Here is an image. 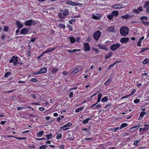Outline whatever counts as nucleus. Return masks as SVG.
<instances>
[{
  "label": "nucleus",
  "mask_w": 149,
  "mask_h": 149,
  "mask_svg": "<svg viewBox=\"0 0 149 149\" xmlns=\"http://www.w3.org/2000/svg\"><path fill=\"white\" fill-rule=\"evenodd\" d=\"M120 46L119 44H114L111 46L110 48L112 50L114 51L119 47Z\"/></svg>",
  "instance_id": "0eeeda50"
},
{
  "label": "nucleus",
  "mask_w": 149,
  "mask_h": 149,
  "mask_svg": "<svg viewBox=\"0 0 149 149\" xmlns=\"http://www.w3.org/2000/svg\"><path fill=\"white\" fill-rule=\"evenodd\" d=\"M133 11L134 12L136 13H139V10L138 9H134Z\"/></svg>",
  "instance_id": "5fc2aeb1"
},
{
  "label": "nucleus",
  "mask_w": 149,
  "mask_h": 149,
  "mask_svg": "<svg viewBox=\"0 0 149 149\" xmlns=\"http://www.w3.org/2000/svg\"><path fill=\"white\" fill-rule=\"evenodd\" d=\"M66 4L70 5L73 6H75L76 3L70 1H68L66 2Z\"/></svg>",
  "instance_id": "f3484780"
},
{
  "label": "nucleus",
  "mask_w": 149,
  "mask_h": 149,
  "mask_svg": "<svg viewBox=\"0 0 149 149\" xmlns=\"http://www.w3.org/2000/svg\"><path fill=\"white\" fill-rule=\"evenodd\" d=\"M47 147V146L46 145H44L43 146H40L39 147V149H45Z\"/></svg>",
  "instance_id": "c9c22d12"
},
{
  "label": "nucleus",
  "mask_w": 149,
  "mask_h": 149,
  "mask_svg": "<svg viewBox=\"0 0 149 149\" xmlns=\"http://www.w3.org/2000/svg\"><path fill=\"white\" fill-rule=\"evenodd\" d=\"M129 32L128 28L126 26L121 27L120 30V34L122 36H125L128 34Z\"/></svg>",
  "instance_id": "f257e3e1"
},
{
  "label": "nucleus",
  "mask_w": 149,
  "mask_h": 149,
  "mask_svg": "<svg viewBox=\"0 0 149 149\" xmlns=\"http://www.w3.org/2000/svg\"><path fill=\"white\" fill-rule=\"evenodd\" d=\"M58 26L63 29H64L65 28V25L62 24H59Z\"/></svg>",
  "instance_id": "58836bf2"
},
{
  "label": "nucleus",
  "mask_w": 149,
  "mask_h": 149,
  "mask_svg": "<svg viewBox=\"0 0 149 149\" xmlns=\"http://www.w3.org/2000/svg\"><path fill=\"white\" fill-rule=\"evenodd\" d=\"M97 103H97L95 104H94V105H93L91 107V108H96V109H98V108H100L101 107V105L100 104H98L96 106H95V107H93L94 106H95V105Z\"/></svg>",
  "instance_id": "6ab92c4d"
},
{
  "label": "nucleus",
  "mask_w": 149,
  "mask_h": 149,
  "mask_svg": "<svg viewBox=\"0 0 149 149\" xmlns=\"http://www.w3.org/2000/svg\"><path fill=\"white\" fill-rule=\"evenodd\" d=\"M112 55V52H110L108 54L107 56L105 55V58L106 59H108Z\"/></svg>",
  "instance_id": "7c9ffc66"
},
{
  "label": "nucleus",
  "mask_w": 149,
  "mask_h": 149,
  "mask_svg": "<svg viewBox=\"0 0 149 149\" xmlns=\"http://www.w3.org/2000/svg\"><path fill=\"white\" fill-rule=\"evenodd\" d=\"M81 70V68L79 67L77 68L73 71L72 72H74V73H76L79 72V71L80 70Z\"/></svg>",
  "instance_id": "b1692460"
},
{
  "label": "nucleus",
  "mask_w": 149,
  "mask_h": 149,
  "mask_svg": "<svg viewBox=\"0 0 149 149\" xmlns=\"http://www.w3.org/2000/svg\"><path fill=\"white\" fill-rule=\"evenodd\" d=\"M127 126V124L126 123H124L122 124L120 127V129H122L123 128L126 127Z\"/></svg>",
  "instance_id": "a878e982"
},
{
  "label": "nucleus",
  "mask_w": 149,
  "mask_h": 149,
  "mask_svg": "<svg viewBox=\"0 0 149 149\" xmlns=\"http://www.w3.org/2000/svg\"><path fill=\"white\" fill-rule=\"evenodd\" d=\"M88 119H86V120H84L82 123L84 124L87 123H88Z\"/></svg>",
  "instance_id": "8fccbe9b"
},
{
  "label": "nucleus",
  "mask_w": 149,
  "mask_h": 149,
  "mask_svg": "<svg viewBox=\"0 0 149 149\" xmlns=\"http://www.w3.org/2000/svg\"><path fill=\"white\" fill-rule=\"evenodd\" d=\"M149 5V1H146L145 4L144 5V7L145 8Z\"/></svg>",
  "instance_id": "4c0bfd02"
},
{
  "label": "nucleus",
  "mask_w": 149,
  "mask_h": 149,
  "mask_svg": "<svg viewBox=\"0 0 149 149\" xmlns=\"http://www.w3.org/2000/svg\"><path fill=\"white\" fill-rule=\"evenodd\" d=\"M44 132L43 131H41L37 133V135L38 137H41L43 134Z\"/></svg>",
  "instance_id": "aec40b11"
},
{
  "label": "nucleus",
  "mask_w": 149,
  "mask_h": 149,
  "mask_svg": "<svg viewBox=\"0 0 149 149\" xmlns=\"http://www.w3.org/2000/svg\"><path fill=\"white\" fill-rule=\"evenodd\" d=\"M46 136L47 137V139H49L52 137V134H51L49 135H46Z\"/></svg>",
  "instance_id": "72a5a7b5"
},
{
  "label": "nucleus",
  "mask_w": 149,
  "mask_h": 149,
  "mask_svg": "<svg viewBox=\"0 0 149 149\" xmlns=\"http://www.w3.org/2000/svg\"><path fill=\"white\" fill-rule=\"evenodd\" d=\"M108 98L107 96H105L102 99L101 101L102 102H107L108 100Z\"/></svg>",
  "instance_id": "bb28decb"
},
{
  "label": "nucleus",
  "mask_w": 149,
  "mask_h": 149,
  "mask_svg": "<svg viewBox=\"0 0 149 149\" xmlns=\"http://www.w3.org/2000/svg\"><path fill=\"white\" fill-rule=\"evenodd\" d=\"M113 8H121L123 7V5L122 4H117L111 6Z\"/></svg>",
  "instance_id": "1a4fd4ad"
},
{
  "label": "nucleus",
  "mask_w": 149,
  "mask_h": 149,
  "mask_svg": "<svg viewBox=\"0 0 149 149\" xmlns=\"http://www.w3.org/2000/svg\"><path fill=\"white\" fill-rule=\"evenodd\" d=\"M47 70L45 68H43L40 70H39L38 72L34 73L35 75H37L42 73H45L47 72Z\"/></svg>",
  "instance_id": "423d86ee"
},
{
  "label": "nucleus",
  "mask_w": 149,
  "mask_h": 149,
  "mask_svg": "<svg viewBox=\"0 0 149 149\" xmlns=\"http://www.w3.org/2000/svg\"><path fill=\"white\" fill-rule=\"evenodd\" d=\"M84 107H80V108L77 109L75 110V112L77 113L79 112L80 111H81L83 109Z\"/></svg>",
  "instance_id": "cd10ccee"
},
{
  "label": "nucleus",
  "mask_w": 149,
  "mask_h": 149,
  "mask_svg": "<svg viewBox=\"0 0 149 149\" xmlns=\"http://www.w3.org/2000/svg\"><path fill=\"white\" fill-rule=\"evenodd\" d=\"M73 95V93L72 92H71L69 93V97H72Z\"/></svg>",
  "instance_id": "bf43d9fd"
},
{
  "label": "nucleus",
  "mask_w": 149,
  "mask_h": 149,
  "mask_svg": "<svg viewBox=\"0 0 149 149\" xmlns=\"http://www.w3.org/2000/svg\"><path fill=\"white\" fill-rule=\"evenodd\" d=\"M9 29V28L8 26H4V28L3 30V31L5 32H7L8 31Z\"/></svg>",
  "instance_id": "f704fd0d"
},
{
  "label": "nucleus",
  "mask_w": 149,
  "mask_h": 149,
  "mask_svg": "<svg viewBox=\"0 0 149 149\" xmlns=\"http://www.w3.org/2000/svg\"><path fill=\"white\" fill-rule=\"evenodd\" d=\"M148 127H144L143 128H141L139 129V131L141 132V131L142 130L143 131H146L148 130Z\"/></svg>",
  "instance_id": "e433bc0d"
},
{
  "label": "nucleus",
  "mask_w": 149,
  "mask_h": 149,
  "mask_svg": "<svg viewBox=\"0 0 149 149\" xmlns=\"http://www.w3.org/2000/svg\"><path fill=\"white\" fill-rule=\"evenodd\" d=\"M62 136V135L61 134H58L56 136V138L58 139H61Z\"/></svg>",
  "instance_id": "c03bdc74"
},
{
  "label": "nucleus",
  "mask_w": 149,
  "mask_h": 149,
  "mask_svg": "<svg viewBox=\"0 0 149 149\" xmlns=\"http://www.w3.org/2000/svg\"><path fill=\"white\" fill-rule=\"evenodd\" d=\"M147 114L146 112H142L140 114V117L139 118V120H141L144 116Z\"/></svg>",
  "instance_id": "dca6fc26"
},
{
  "label": "nucleus",
  "mask_w": 149,
  "mask_h": 149,
  "mask_svg": "<svg viewBox=\"0 0 149 149\" xmlns=\"http://www.w3.org/2000/svg\"><path fill=\"white\" fill-rule=\"evenodd\" d=\"M31 81L34 82H36L38 81V80L36 78H33L31 79Z\"/></svg>",
  "instance_id": "3c124183"
},
{
  "label": "nucleus",
  "mask_w": 149,
  "mask_h": 149,
  "mask_svg": "<svg viewBox=\"0 0 149 149\" xmlns=\"http://www.w3.org/2000/svg\"><path fill=\"white\" fill-rule=\"evenodd\" d=\"M133 17V15L129 14H127L126 15L122 16L121 18L123 19H128L130 18H132Z\"/></svg>",
  "instance_id": "4468645a"
},
{
  "label": "nucleus",
  "mask_w": 149,
  "mask_h": 149,
  "mask_svg": "<svg viewBox=\"0 0 149 149\" xmlns=\"http://www.w3.org/2000/svg\"><path fill=\"white\" fill-rule=\"evenodd\" d=\"M141 41H142V40H140V39L139 40V41H138V42L137 43V44L138 46H139V47L141 46Z\"/></svg>",
  "instance_id": "37998d69"
},
{
  "label": "nucleus",
  "mask_w": 149,
  "mask_h": 149,
  "mask_svg": "<svg viewBox=\"0 0 149 149\" xmlns=\"http://www.w3.org/2000/svg\"><path fill=\"white\" fill-rule=\"evenodd\" d=\"M80 39V38L79 37H77L76 38V41L77 42H79V40Z\"/></svg>",
  "instance_id": "338daca9"
},
{
  "label": "nucleus",
  "mask_w": 149,
  "mask_h": 149,
  "mask_svg": "<svg viewBox=\"0 0 149 149\" xmlns=\"http://www.w3.org/2000/svg\"><path fill=\"white\" fill-rule=\"evenodd\" d=\"M107 31L111 32H114V27H109L107 29Z\"/></svg>",
  "instance_id": "4be33fe9"
},
{
  "label": "nucleus",
  "mask_w": 149,
  "mask_h": 149,
  "mask_svg": "<svg viewBox=\"0 0 149 149\" xmlns=\"http://www.w3.org/2000/svg\"><path fill=\"white\" fill-rule=\"evenodd\" d=\"M136 91V90L135 89H134L133 91H132V92L131 93H130V95H133L134 94V93Z\"/></svg>",
  "instance_id": "052dcab7"
},
{
  "label": "nucleus",
  "mask_w": 149,
  "mask_h": 149,
  "mask_svg": "<svg viewBox=\"0 0 149 149\" xmlns=\"http://www.w3.org/2000/svg\"><path fill=\"white\" fill-rule=\"evenodd\" d=\"M129 38H123L120 39V42L124 43H126L129 40Z\"/></svg>",
  "instance_id": "f8f14e48"
},
{
  "label": "nucleus",
  "mask_w": 149,
  "mask_h": 149,
  "mask_svg": "<svg viewBox=\"0 0 149 149\" xmlns=\"http://www.w3.org/2000/svg\"><path fill=\"white\" fill-rule=\"evenodd\" d=\"M101 35V32L99 31H98L95 32L93 35V37L94 39L96 40H98L100 38Z\"/></svg>",
  "instance_id": "20e7f679"
},
{
  "label": "nucleus",
  "mask_w": 149,
  "mask_h": 149,
  "mask_svg": "<svg viewBox=\"0 0 149 149\" xmlns=\"http://www.w3.org/2000/svg\"><path fill=\"white\" fill-rule=\"evenodd\" d=\"M69 39L70 40V42L72 43H74L75 41V39L73 37H70L69 38Z\"/></svg>",
  "instance_id": "5701e85b"
},
{
  "label": "nucleus",
  "mask_w": 149,
  "mask_h": 149,
  "mask_svg": "<svg viewBox=\"0 0 149 149\" xmlns=\"http://www.w3.org/2000/svg\"><path fill=\"white\" fill-rule=\"evenodd\" d=\"M36 24L35 21H33L31 19L25 22L24 24L27 26H31V25H34Z\"/></svg>",
  "instance_id": "39448f33"
},
{
  "label": "nucleus",
  "mask_w": 149,
  "mask_h": 149,
  "mask_svg": "<svg viewBox=\"0 0 149 149\" xmlns=\"http://www.w3.org/2000/svg\"><path fill=\"white\" fill-rule=\"evenodd\" d=\"M130 95H126V96H125L124 97H122L121 98V99H123L124 98H128L129 97H130Z\"/></svg>",
  "instance_id": "680f3d73"
},
{
  "label": "nucleus",
  "mask_w": 149,
  "mask_h": 149,
  "mask_svg": "<svg viewBox=\"0 0 149 149\" xmlns=\"http://www.w3.org/2000/svg\"><path fill=\"white\" fill-rule=\"evenodd\" d=\"M137 9L139 10V12L142 11L143 10V8L142 7H140L138 8Z\"/></svg>",
  "instance_id": "e2e57ef3"
},
{
  "label": "nucleus",
  "mask_w": 149,
  "mask_h": 149,
  "mask_svg": "<svg viewBox=\"0 0 149 149\" xmlns=\"http://www.w3.org/2000/svg\"><path fill=\"white\" fill-rule=\"evenodd\" d=\"M120 129V127H117L115 128H113V131L114 132H116L117 130H119V129Z\"/></svg>",
  "instance_id": "864d4df0"
},
{
  "label": "nucleus",
  "mask_w": 149,
  "mask_h": 149,
  "mask_svg": "<svg viewBox=\"0 0 149 149\" xmlns=\"http://www.w3.org/2000/svg\"><path fill=\"white\" fill-rule=\"evenodd\" d=\"M118 12L117 11H113L111 13V14L113 16L116 17L118 15Z\"/></svg>",
  "instance_id": "412c9836"
},
{
  "label": "nucleus",
  "mask_w": 149,
  "mask_h": 149,
  "mask_svg": "<svg viewBox=\"0 0 149 149\" xmlns=\"http://www.w3.org/2000/svg\"><path fill=\"white\" fill-rule=\"evenodd\" d=\"M139 126H135L130 129V132H133L136 131L139 127Z\"/></svg>",
  "instance_id": "9b49d317"
},
{
  "label": "nucleus",
  "mask_w": 149,
  "mask_h": 149,
  "mask_svg": "<svg viewBox=\"0 0 149 149\" xmlns=\"http://www.w3.org/2000/svg\"><path fill=\"white\" fill-rule=\"evenodd\" d=\"M77 51H78V49H74L73 50H72V52L73 53L75 52H76Z\"/></svg>",
  "instance_id": "0e129e2a"
},
{
  "label": "nucleus",
  "mask_w": 149,
  "mask_h": 149,
  "mask_svg": "<svg viewBox=\"0 0 149 149\" xmlns=\"http://www.w3.org/2000/svg\"><path fill=\"white\" fill-rule=\"evenodd\" d=\"M55 49V48H48L47 50L43 52V53H49L54 51Z\"/></svg>",
  "instance_id": "2eb2a0df"
},
{
  "label": "nucleus",
  "mask_w": 149,
  "mask_h": 149,
  "mask_svg": "<svg viewBox=\"0 0 149 149\" xmlns=\"http://www.w3.org/2000/svg\"><path fill=\"white\" fill-rule=\"evenodd\" d=\"M39 110L41 111H43L44 110V108L42 107H40L39 108Z\"/></svg>",
  "instance_id": "774afa93"
},
{
  "label": "nucleus",
  "mask_w": 149,
  "mask_h": 149,
  "mask_svg": "<svg viewBox=\"0 0 149 149\" xmlns=\"http://www.w3.org/2000/svg\"><path fill=\"white\" fill-rule=\"evenodd\" d=\"M29 30L26 28H24L20 31V33L22 34H25L27 33Z\"/></svg>",
  "instance_id": "9d476101"
},
{
  "label": "nucleus",
  "mask_w": 149,
  "mask_h": 149,
  "mask_svg": "<svg viewBox=\"0 0 149 149\" xmlns=\"http://www.w3.org/2000/svg\"><path fill=\"white\" fill-rule=\"evenodd\" d=\"M148 49H149V48H142L141 52H145V51H146V50H147Z\"/></svg>",
  "instance_id": "09e8293b"
},
{
  "label": "nucleus",
  "mask_w": 149,
  "mask_h": 149,
  "mask_svg": "<svg viewBox=\"0 0 149 149\" xmlns=\"http://www.w3.org/2000/svg\"><path fill=\"white\" fill-rule=\"evenodd\" d=\"M84 139L87 140H90L92 141L93 140V138H85Z\"/></svg>",
  "instance_id": "49530a36"
},
{
  "label": "nucleus",
  "mask_w": 149,
  "mask_h": 149,
  "mask_svg": "<svg viewBox=\"0 0 149 149\" xmlns=\"http://www.w3.org/2000/svg\"><path fill=\"white\" fill-rule=\"evenodd\" d=\"M98 46L100 48L102 49H104V45H99Z\"/></svg>",
  "instance_id": "4d7b16f0"
},
{
  "label": "nucleus",
  "mask_w": 149,
  "mask_h": 149,
  "mask_svg": "<svg viewBox=\"0 0 149 149\" xmlns=\"http://www.w3.org/2000/svg\"><path fill=\"white\" fill-rule=\"evenodd\" d=\"M72 125V123L71 122H69L66 124L65 125H64V127H68L71 126Z\"/></svg>",
  "instance_id": "c756f323"
},
{
  "label": "nucleus",
  "mask_w": 149,
  "mask_h": 149,
  "mask_svg": "<svg viewBox=\"0 0 149 149\" xmlns=\"http://www.w3.org/2000/svg\"><path fill=\"white\" fill-rule=\"evenodd\" d=\"M84 51H90V47L88 43H85L84 44Z\"/></svg>",
  "instance_id": "6e6552de"
},
{
  "label": "nucleus",
  "mask_w": 149,
  "mask_h": 149,
  "mask_svg": "<svg viewBox=\"0 0 149 149\" xmlns=\"http://www.w3.org/2000/svg\"><path fill=\"white\" fill-rule=\"evenodd\" d=\"M140 140L139 139H138L134 141V144L135 145H136L138 143L140 142Z\"/></svg>",
  "instance_id": "a19ab883"
},
{
  "label": "nucleus",
  "mask_w": 149,
  "mask_h": 149,
  "mask_svg": "<svg viewBox=\"0 0 149 149\" xmlns=\"http://www.w3.org/2000/svg\"><path fill=\"white\" fill-rule=\"evenodd\" d=\"M69 13V11L68 9L64 10L62 13H59L58 14V17L60 19L65 18V16L68 15Z\"/></svg>",
  "instance_id": "f03ea898"
},
{
  "label": "nucleus",
  "mask_w": 149,
  "mask_h": 149,
  "mask_svg": "<svg viewBox=\"0 0 149 149\" xmlns=\"http://www.w3.org/2000/svg\"><path fill=\"white\" fill-rule=\"evenodd\" d=\"M36 139L37 140L40 141V140H45L46 139L45 138H40V139L36 138Z\"/></svg>",
  "instance_id": "13d9d810"
},
{
  "label": "nucleus",
  "mask_w": 149,
  "mask_h": 149,
  "mask_svg": "<svg viewBox=\"0 0 149 149\" xmlns=\"http://www.w3.org/2000/svg\"><path fill=\"white\" fill-rule=\"evenodd\" d=\"M113 15L111 14V15H108L107 17H108V19H113Z\"/></svg>",
  "instance_id": "6e6d98bb"
},
{
  "label": "nucleus",
  "mask_w": 149,
  "mask_h": 149,
  "mask_svg": "<svg viewBox=\"0 0 149 149\" xmlns=\"http://www.w3.org/2000/svg\"><path fill=\"white\" fill-rule=\"evenodd\" d=\"M140 101V100L139 99H136L134 100V102L135 103H139Z\"/></svg>",
  "instance_id": "603ef678"
},
{
  "label": "nucleus",
  "mask_w": 149,
  "mask_h": 149,
  "mask_svg": "<svg viewBox=\"0 0 149 149\" xmlns=\"http://www.w3.org/2000/svg\"><path fill=\"white\" fill-rule=\"evenodd\" d=\"M11 74V72H8L6 73L4 75V77L7 78L8 76Z\"/></svg>",
  "instance_id": "79ce46f5"
},
{
  "label": "nucleus",
  "mask_w": 149,
  "mask_h": 149,
  "mask_svg": "<svg viewBox=\"0 0 149 149\" xmlns=\"http://www.w3.org/2000/svg\"><path fill=\"white\" fill-rule=\"evenodd\" d=\"M23 109L24 108L23 107H19L17 108V109L18 110H20L21 109Z\"/></svg>",
  "instance_id": "69168bd1"
},
{
  "label": "nucleus",
  "mask_w": 149,
  "mask_h": 149,
  "mask_svg": "<svg viewBox=\"0 0 149 149\" xmlns=\"http://www.w3.org/2000/svg\"><path fill=\"white\" fill-rule=\"evenodd\" d=\"M38 94H31V96L33 98L36 99V97H37V95H38Z\"/></svg>",
  "instance_id": "ea45409f"
},
{
  "label": "nucleus",
  "mask_w": 149,
  "mask_h": 149,
  "mask_svg": "<svg viewBox=\"0 0 149 149\" xmlns=\"http://www.w3.org/2000/svg\"><path fill=\"white\" fill-rule=\"evenodd\" d=\"M10 63H13L14 65H15L17 64L18 63V60L17 57L13 56L12 58L9 60Z\"/></svg>",
  "instance_id": "7ed1b4c3"
},
{
  "label": "nucleus",
  "mask_w": 149,
  "mask_h": 149,
  "mask_svg": "<svg viewBox=\"0 0 149 149\" xmlns=\"http://www.w3.org/2000/svg\"><path fill=\"white\" fill-rule=\"evenodd\" d=\"M101 17V15L100 14H97L96 16L95 15H93L92 16V19H100Z\"/></svg>",
  "instance_id": "a211bd4d"
},
{
  "label": "nucleus",
  "mask_w": 149,
  "mask_h": 149,
  "mask_svg": "<svg viewBox=\"0 0 149 149\" xmlns=\"http://www.w3.org/2000/svg\"><path fill=\"white\" fill-rule=\"evenodd\" d=\"M111 79H110L109 78V79L106 81L104 83V84L106 85L107 86L111 82Z\"/></svg>",
  "instance_id": "2f4dec72"
},
{
  "label": "nucleus",
  "mask_w": 149,
  "mask_h": 149,
  "mask_svg": "<svg viewBox=\"0 0 149 149\" xmlns=\"http://www.w3.org/2000/svg\"><path fill=\"white\" fill-rule=\"evenodd\" d=\"M5 37H6L7 36L5 35V34H3L1 36V38L2 40H4Z\"/></svg>",
  "instance_id": "de8ad7c7"
},
{
  "label": "nucleus",
  "mask_w": 149,
  "mask_h": 149,
  "mask_svg": "<svg viewBox=\"0 0 149 149\" xmlns=\"http://www.w3.org/2000/svg\"><path fill=\"white\" fill-rule=\"evenodd\" d=\"M149 61V59L148 58H145L142 62V63L143 64H146Z\"/></svg>",
  "instance_id": "c85d7f7f"
},
{
  "label": "nucleus",
  "mask_w": 149,
  "mask_h": 149,
  "mask_svg": "<svg viewBox=\"0 0 149 149\" xmlns=\"http://www.w3.org/2000/svg\"><path fill=\"white\" fill-rule=\"evenodd\" d=\"M58 69L59 68H54L53 69L52 72L53 73H55L58 71Z\"/></svg>",
  "instance_id": "473e14b6"
},
{
  "label": "nucleus",
  "mask_w": 149,
  "mask_h": 149,
  "mask_svg": "<svg viewBox=\"0 0 149 149\" xmlns=\"http://www.w3.org/2000/svg\"><path fill=\"white\" fill-rule=\"evenodd\" d=\"M102 96V93H100L98 95V96L97 103H98L100 101Z\"/></svg>",
  "instance_id": "393cba45"
},
{
  "label": "nucleus",
  "mask_w": 149,
  "mask_h": 149,
  "mask_svg": "<svg viewBox=\"0 0 149 149\" xmlns=\"http://www.w3.org/2000/svg\"><path fill=\"white\" fill-rule=\"evenodd\" d=\"M16 24L18 29H20L23 26V24H21L18 21H17L16 22Z\"/></svg>",
  "instance_id": "ddd939ff"
},
{
  "label": "nucleus",
  "mask_w": 149,
  "mask_h": 149,
  "mask_svg": "<svg viewBox=\"0 0 149 149\" xmlns=\"http://www.w3.org/2000/svg\"><path fill=\"white\" fill-rule=\"evenodd\" d=\"M141 23L144 25H148L149 24V22H146L144 21H142Z\"/></svg>",
  "instance_id": "a18cd8bd"
}]
</instances>
